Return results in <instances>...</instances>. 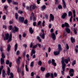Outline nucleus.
<instances>
[{"instance_id":"obj_9","label":"nucleus","mask_w":78,"mask_h":78,"mask_svg":"<svg viewBox=\"0 0 78 78\" xmlns=\"http://www.w3.org/2000/svg\"><path fill=\"white\" fill-rule=\"evenodd\" d=\"M62 2H63V6L64 8H66V2L64 0H62Z\"/></svg>"},{"instance_id":"obj_56","label":"nucleus","mask_w":78,"mask_h":78,"mask_svg":"<svg viewBox=\"0 0 78 78\" xmlns=\"http://www.w3.org/2000/svg\"><path fill=\"white\" fill-rule=\"evenodd\" d=\"M33 26H34V27L36 26V22H34L33 23Z\"/></svg>"},{"instance_id":"obj_5","label":"nucleus","mask_w":78,"mask_h":78,"mask_svg":"<svg viewBox=\"0 0 78 78\" xmlns=\"http://www.w3.org/2000/svg\"><path fill=\"white\" fill-rule=\"evenodd\" d=\"M5 37H4V40H8V39H9V34L8 33L7 34H5Z\"/></svg>"},{"instance_id":"obj_14","label":"nucleus","mask_w":78,"mask_h":78,"mask_svg":"<svg viewBox=\"0 0 78 78\" xmlns=\"http://www.w3.org/2000/svg\"><path fill=\"white\" fill-rule=\"evenodd\" d=\"M11 39H12V34H10L9 37V39L7 41V42H8V43H9V42L11 41Z\"/></svg>"},{"instance_id":"obj_6","label":"nucleus","mask_w":78,"mask_h":78,"mask_svg":"<svg viewBox=\"0 0 78 78\" xmlns=\"http://www.w3.org/2000/svg\"><path fill=\"white\" fill-rule=\"evenodd\" d=\"M51 37L53 41H55V39H56V36H55V34L54 33H52L51 34Z\"/></svg>"},{"instance_id":"obj_42","label":"nucleus","mask_w":78,"mask_h":78,"mask_svg":"<svg viewBox=\"0 0 78 78\" xmlns=\"http://www.w3.org/2000/svg\"><path fill=\"white\" fill-rule=\"evenodd\" d=\"M75 64H76V61L74 60L73 61V63L72 64V66H74V65H75Z\"/></svg>"},{"instance_id":"obj_36","label":"nucleus","mask_w":78,"mask_h":78,"mask_svg":"<svg viewBox=\"0 0 78 78\" xmlns=\"http://www.w3.org/2000/svg\"><path fill=\"white\" fill-rule=\"evenodd\" d=\"M10 75L11 76L9 77V78H13L14 77V76H13V73H10Z\"/></svg>"},{"instance_id":"obj_24","label":"nucleus","mask_w":78,"mask_h":78,"mask_svg":"<svg viewBox=\"0 0 78 78\" xmlns=\"http://www.w3.org/2000/svg\"><path fill=\"white\" fill-rule=\"evenodd\" d=\"M17 44H16L15 45V51H17Z\"/></svg>"},{"instance_id":"obj_19","label":"nucleus","mask_w":78,"mask_h":78,"mask_svg":"<svg viewBox=\"0 0 78 78\" xmlns=\"http://www.w3.org/2000/svg\"><path fill=\"white\" fill-rule=\"evenodd\" d=\"M7 72L8 75H10V68H9V67H8L7 68Z\"/></svg>"},{"instance_id":"obj_17","label":"nucleus","mask_w":78,"mask_h":78,"mask_svg":"<svg viewBox=\"0 0 78 78\" xmlns=\"http://www.w3.org/2000/svg\"><path fill=\"white\" fill-rule=\"evenodd\" d=\"M11 49V45L10 44H8L7 48V51H9L10 49Z\"/></svg>"},{"instance_id":"obj_39","label":"nucleus","mask_w":78,"mask_h":78,"mask_svg":"<svg viewBox=\"0 0 78 78\" xmlns=\"http://www.w3.org/2000/svg\"><path fill=\"white\" fill-rule=\"evenodd\" d=\"M25 69H26V71L27 72H28L29 71L28 69V67H27V65H25Z\"/></svg>"},{"instance_id":"obj_16","label":"nucleus","mask_w":78,"mask_h":78,"mask_svg":"<svg viewBox=\"0 0 78 78\" xmlns=\"http://www.w3.org/2000/svg\"><path fill=\"white\" fill-rule=\"evenodd\" d=\"M65 30L68 33H70V30L68 28H66L65 29Z\"/></svg>"},{"instance_id":"obj_8","label":"nucleus","mask_w":78,"mask_h":78,"mask_svg":"<svg viewBox=\"0 0 78 78\" xmlns=\"http://www.w3.org/2000/svg\"><path fill=\"white\" fill-rule=\"evenodd\" d=\"M19 21L21 22H23L24 21V18L23 17L20 16L19 17Z\"/></svg>"},{"instance_id":"obj_48","label":"nucleus","mask_w":78,"mask_h":78,"mask_svg":"<svg viewBox=\"0 0 78 78\" xmlns=\"http://www.w3.org/2000/svg\"><path fill=\"white\" fill-rule=\"evenodd\" d=\"M16 55H19L20 54V51H17L16 53Z\"/></svg>"},{"instance_id":"obj_12","label":"nucleus","mask_w":78,"mask_h":78,"mask_svg":"<svg viewBox=\"0 0 78 78\" xmlns=\"http://www.w3.org/2000/svg\"><path fill=\"white\" fill-rule=\"evenodd\" d=\"M36 8V5H33L32 6H31L30 7V11H32V9H34Z\"/></svg>"},{"instance_id":"obj_41","label":"nucleus","mask_w":78,"mask_h":78,"mask_svg":"<svg viewBox=\"0 0 78 78\" xmlns=\"http://www.w3.org/2000/svg\"><path fill=\"white\" fill-rule=\"evenodd\" d=\"M2 56L3 58H5V56L4 55V54L3 53H2Z\"/></svg>"},{"instance_id":"obj_7","label":"nucleus","mask_w":78,"mask_h":78,"mask_svg":"<svg viewBox=\"0 0 78 78\" xmlns=\"http://www.w3.org/2000/svg\"><path fill=\"white\" fill-rule=\"evenodd\" d=\"M64 27H69V24L67 23H65L64 24H63L62 25V28H64Z\"/></svg>"},{"instance_id":"obj_37","label":"nucleus","mask_w":78,"mask_h":78,"mask_svg":"<svg viewBox=\"0 0 78 78\" xmlns=\"http://www.w3.org/2000/svg\"><path fill=\"white\" fill-rule=\"evenodd\" d=\"M76 30H77V29H74V33L75 34H77V31H76Z\"/></svg>"},{"instance_id":"obj_51","label":"nucleus","mask_w":78,"mask_h":78,"mask_svg":"<svg viewBox=\"0 0 78 78\" xmlns=\"http://www.w3.org/2000/svg\"><path fill=\"white\" fill-rule=\"evenodd\" d=\"M45 21H43V22H42V26L43 27H44V26H45V24H44L45 23Z\"/></svg>"},{"instance_id":"obj_4","label":"nucleus","mask_w":78,"mask_h":78,"mask_svg":"<svg viewBox=\"0 0 78 78\" xmlns=\"http://www.w3.org/2000/svg\"><path fill=\"white\" fill-rule=\"evenodd\" d=\"M14 29H12V31L13 33H15L16 32L19 31V28H17L16 26L14 27Z\"/></svg>"},{"instance_id":"obj_61","label":"nucleus","mask_w":78,"mask_h":78,"mask_svg":"<svg viewBox=\"0 0 78 78\" xmlns=\"http://www.w3.org/2000/svg\"><path fill=\"white\" fill-rule=\"evenodd\" d=\"M32 47H33V43H30V48H32Z\"/></svg>"},{"instance_id":"obj_28","label":"nucleus","mask_w":78,"mask_h":78,"mask_svg":"<svg viewBox=\"0 0 78 78\" xmlns=\"http://www.w3.org/2000/svg\"><path fill=\"white\" fill-rule=\"evenodd\" d=\"M68 16H72V12L69 11L68 12Z\"/></svg>"},{"instance_id":"obj_57","label":"nucleus","mask_w":78,"mask_h":78,"mask_svg":"<svg viewBox=\"0 0 78 78\" xmlns=\"http://www.w3.org/2000/svg\"><path fill=\"white\" fill-rule=\"evenodd\" d=\"M7 8H8V6L7 5L4 6V9L5 10H6V9H7Z\"/></svg>"},{"instance_id":"obj_23","label":"nucleus","mask_w":78,"mask_h":78,"mask_svg":"<svg viewBox=\"0 0 78 78\" xmlns=\"http://www.w3.org/2000/svg\"><path fill=\"white\" fill-rule=\"evenodd\" d=\"M71 41L72 43H73L75 42V39L73 37H71L70 38Z\"/></svg>"},{"instance_id":"obj_58","label":"nucleus","mask_w":78,"mask_h":78,"mask_svg":"<svg viewBox=\"0 0 78 78\" xmlns=\"http://www.w3.org/2000/svg\"><path fill=\"white\" fill-rule=\"evenodd\" d=\"M3 20H5V19H6V16L4 15L3 16Z\"/></svg>"},{"instance_id":"obj_30","label":"nucleus","mask_w":78,"mask_h":78,"mask_svg":"<svg viewBox=\"0 0 78 78\" xmlns=\"http://www.w3.org/2000/svg\"><path fill=\"white\" fill-rule=\"evenodd\" d=\"M45 8H46V6L45 5H43L41 7L42 10H44Z\"/></svg>"},{"instance_id":"obj_15","label":"nucleus","mask_w":78,"mask_h":78,"mask_svg":"<svg viewBox=\"0 0 78 78\" xmlns=\"http://www.w3.org/2000/svg\"><path fill=\"white\" fill-rule=\"evenodd\" d=\"M1 64L2 65V64H3L4 63H5V60L3 58H1Z\"/></svg>"},{"instance_id":"obj_59","label":"nucleus","mask_w":78,"mask_h":78,"mask_svg":"<svg viewBox=\"0 0 78 78\" xmlns=\"http://www.w3.org/2000/svg\"><path fill=\"white\" fill-rule=\"evenodd\" d=\"M51 75V78H54V77H53V74L52 73H51L50 74Z\"/></svg>"},{"instance_id":"obj_64","label":"nucleus","mask_w":78,"mask_h":78,"mask_svg":"<svg viewBox=\"0 0 78 78\" xmlns=\"http://www.w3.org/2000/svg\"><path fill=\"white\" fill-rule=\"evenodd\" d=\"M3 27L4 29H6V26L3 25Z\"/></svg>"},{"instance_id":"obj_34","label":"nucleus","mask_w":78,"mask_h":78,"mask_svg":"<svg viewBox=\"0 0 78 78\" xmlns=\"http://www.w3.org/2000/svg\"><path fill=\"white\" fill-rule=\"evenodd\" d=\"M41 70L42 72H44L45 70V68H44L43 67H41Z\"/></svg>"},{"instance_id":"obj_3","label":"nucleus","mask_w":78,"mask_h":78,"mask_svg":"<svg viewBox=\"0 0 78 78\" xmlns=\"http://www.w3.org/2000/svg\"><path fill=\"white\" fill-rule=\"evenodd\" d=\"M53 20H54V16L52 14H50L49 21L51 22V21H53Z\"/></svg>"},{"instance_id":"obj_55","label":"nucleus","mask_w":78,"mask_h":78,"mask_svg":"<svg viewBox=\"0 0 78 78\" xmlns=\"http://www.w3.org/2000/svg\"><path fill=\"white\" fill-rule=\"evenodd\" d=\"M19 37L20 39V40H21V37H22V35L21 34H19Z\"/></svg>"},{"instance_id":"obj_11","label":"nucleus","mask_w":78,"mask_h":78,"mask_svg":"<svg viewBox=\"0 0 78 78\" xmlns=\"http://www.w3.org/2000/svg\"><path fill=\"white\" fill-rule=\"evenodd\" d=\"M59 51H55L54 52V55H55L56 56H57L58 55H59V53H60Z\"/></svg>"},{"instance_id":"obj_1","label":"nucleus","mask_w":78,"mask_h":78,"mask_svg":"<svg viewBox=\"0 0 78 78\" xmlns=\"http://www.w3.org/2000/svg\"><path fill=\"white\" fill-rule=\"evenodd\" d=\"M62 69L63 71H64L65 70V67H66V64L64 63V62L66 64H68L69 61H70V58H68L67 59H64V57L62 58Z\"/></svg>"},{"instance_id":"obj_54","label":"nucleus","mask_w":78,"mask_h":78,"mask_svg":"<svg viewBox=\"0 0 78 78\" xmlns=\"http://www.w3.org/2000/svg\"><path fill=\"white\" fill-rule=\"evenodd\" d=\"M7 2L9 3H10L12 2V0H7Z\"/></svg>"},{"instance_id":"obj_53","label":"nucleus","mask_w":78,"mask_h":78,"mask_svg":"<svg viewBox=\"0 0 78 78\" xmlns=\"http://www.w3.org/2000/svg\"><path fill=\"white\" fill-rule=\"evenodd\" d=\"M41 0H37V4H40V1H41Z\"/></svg>"},{"instance_id":"obj_50","label":"nucleus","mask_w":78,"mask_h":78,"mask_svg":"<svg viewBox=\"0 0 78 78\" xmlns=\"http://www.w3.org/2000/svg\"><path fill=\"white\" fill-rule=\"evenodd\" d=\"M66 48L67 50H69V45L68 44H66Z\"/></svg>"},{"instance_id":"obj_40","label":"nucleus","mask_w":78,"mask_h":78,"mask_svg":"<svg viewBox=\"0 0 78 78\" xmlns=\"http://www.w3.org/2000/svg\"><path fill=\"white\" fill-rule=\"evenodd\" d=\"M34 16V13H32V14H31V17H30V20H31L32 18L31 17H33Z\"/></svg>"},{"instance_id":"obj_47","label":"nucleus","mask_w":78,"mask_h":78,"mask_svg":"<svg viewBox=\"0 0 78 78\" xmlns=\"http://www.w3.org/2000/svg\"><path fill=\"white\" fill-rule=\"evenodd\" d=\"M18 12L19 14H22L23 13V11L21 10H19L18 11Z\"/></svg>"},{"instance_id":"obj_25","label":"nucleus","mask_w":78,"mask_h":78,"mask_svg":"<svg viewBox=\"0 0 78 78\" xmlns=\"http://www.w3.org/2000/svg\"><path fill=\"white\" fill-rule=\"evenodd\" d=\"M58 51H61V44H58Z\"/></svg>"},{"instance_id":"obj_29","label":"nucleus","mask_w":78,"mask_h":78,"mask_svg":"<svg viewBox=\"0 0 78 78\" xmlns=\"http://www.w3.org/2000/svg\"><path fill=\"white\" fill-rule=\"evenodd\" d=\"M3 69V66H2L1 67H0V75L2 74V70Z\"/></svg>"},{"instance_id":"obj_31","label":"nucleus","mask_w":78,"mask_h":78,"mask_svg":"<svg viewBox=\"0 0 78 78\" xmlns=\"http://www.w3.org/2000/svg\"><path fill=\"white\" fill-rule=\"evenodd\" d=\"M73 17H74V18H75V10H73Z\"/></svg>"},{"instance_id":"obj_43","label":"nucleus","mask_w":78,"mask_h":78,"mask_svg":"<svg viewBox=\"0 0 78 78\" xmlns=\"http://www.w3.org/2000/svg\"><path fill=\"white\" fill-rule=\"evenodd\" d=\"M17 71L18 73H20V68L18 67L17 69Z\"/></svg>"},{"instance_id":"obj_13","label":"nucleus","mask_w":78,"mask_h":78,"mask_svg":"<svg viewBox=\"0 0 78 78\" xmlns=\"http://www.w3.org/2000/svg\"><path fill=\"white\" fill-rule=\"evenodd\" d=\"M35 53H36V51H35V50H34V49H32L30 56H33V54H35Z\"/></svg>"},{"instance_id":"obj_2","label":"nucleus","mask_w":78,"mask_h":78,"mask_svg":"<svg viewBox=\"0 0 78 78\" xmlns=\"http://www.w3.org/2000/svg\"><path fill=\"white\" fill-rule=\"evenodd\" d=\"M41 31L42 33L40 34V36L43 39H45V34H44V31L43 29L41 30Z\"/></svg>"},{"instance_id":"obj_32","label":"nucleus","mask_w":78,"mask_h":78,"mask_svg":"<svg viewBox=\"0 0 78 78\" xmlns=\"http://www.w3.org/2000/svg\"><path fill=\"white\" fill-rule=\"evenodd\" d=\"M37 47V44H35V45L34 46L32 47V48L33 49H34V48H36Z\"/></svg>"},{"instance_id":"obj_45","label":"nucleus","mask_w":78,"mask_h":78,"mask_svg":"<svg viewBox=\"0 0 78 78\" xmlns=\"http://www.w3.org/2000/svg\"><path fill=\"white\" fill-rule=\"evenodd\" d=\"M15 17L16 19H18V14L17 13L15 14Z\"/></svg>"},{"instance_id":"obj_27","label":"nucleus","mask_w":78,"mask_h":78,"mask_svg":"<svg viewBox=\"0 0 78 78\" xmlns=\"http://www.w3.org/2000/svg\"><path fill=\"white\" fill-rule=\"evenodd\" d=\"M50 76V75L49 73H47L45 74V78H48Z\"/></svg>"},{"instance_id":"obj_63","label":"nucleus","mask_w":78,"mask_h":78,"mask_svg":"<svg viewBox=\"0 0 78 78\" xmlns=\"http://www.w3.org/2000/svg\"><path fill=\"white\" fill-rule=\"evenodd\" d=\"M2 74H5V70H2Z\"/></svg>"},{"instance_id":"obj_26","label":"nucleus","mask_w":78,"mask_h":78,"mask_svg":"<svg viewBox=\"0 0 78 78\" xmlns=\"http://www.w3.org/2000/svg\"><path fill=\"white\" fill-rule=\"evenodd\" d=\"M45 17H43V18L44 19L45 18L46 19H48V15L47 14H45Z\"/></svg>"},{"instance_id":"obj_46","label":"nucleus","mask_w":78,"mask_h":78,"mask_svg":"<svg viewBox=\"0 0 78 78\" xmlns=\"http://www.w3.org/2000/svg\"><path fill=\"white\" fill-rule=\"evenodd\" d=\"M27 23H28V20H25L24 21V23L25 24H27Z\"/></svg>"},{"instance_id":"obj_52","label":"nucleus","mask_w":78,"mask_h":78,"mask_svg":"<svg viewBox=\"0 0 78 78\" xmlns=\"http://www.w3.org/2000/svg\"><path fill=\"white\" fill-rule=\"evenodd\" d=\"M9 64V61L8 60H7L6 62V64L8 65Z\"/></svg>"},{"instance_id":"obj_10","label":"nucleus","mask_w":78,"mask_h":78,"mask_svg":"<svg viewBox=\"0 0 78 78\" xmlns=\"http://www.w3.org/2000/svg\"><path fill=\"white\" fill-rule=\"evenodd\" d=\"M20 59H21V57H19L16 60V62L18 64H20Z\"/></svg>"},{"instance_id":"obj_60","label":"nucleus","mask_w":78,"mask_h":78,"mask_svg":"<svg viewBox=\"0 0 78 78\" xmlns=\"http://www.w3.org/2000/svg\"><path fill=\"white\" fill-rule=\"evenodd\" d=\"M41 21H39L38 23V25L39 26L40 25H41Z\"/></svg>"},{"instance_id":"obj_35","label":"nucleus","mask_w":78,"mask_h":78,"mask_svg":"<svg viewBox=\"0 0 78 78\" xmlns=\"http://www.w3.org/2000/svg\"><path fill=\"white\" fill-rule=\"evenodd\" d=\"M34 61H32L31 62L30 65V67H33V65H34Z\"/></svg>"},{"instance_id":"obj_22","label":"nucleus","mask_w":78,"mask_h":78,"mask_svg":"<svg viewBox=\"0 0 78 78\" xmlns=\"http://www.w3.org/2000/svg\"><path fill=\"white\" fill-rule=\"evenodd\" d=\"M67 16V13H64L62 15V19H65V17Z\"/></svg>"},{"instance_id":"obj_21","label":"nucleus","mask_w":78,"mask_h":78,"mask_svg":"<svg viewBox=\"0 0 78 78\" xmlns=\"http://www.w3.org/2000/svg\"><path fill=\"white\" fill-rule=\"evenodd\" d=\"M37 40H38L39 42H41L42 41L41 40V39L40 38V37H39V36H37Z\"/></svg>"},{"instance_id":"obj_18","label":"nucleus","mask_w":78,"mask_h":78,"mask_svg":"<svg viewBox=\"0 0 78 78\" xmlns=\"http://www.w3.org/2000/svg\"><path fill=\"white\" fill-rule=\"evenodd\" d=\"M52 65H53V66H56V63L55 62V60H54V59H52Z\"/></svg>"},{"instance_id":"obj_38","label":"nucleus","mask_w":78,"mask_h":78,"mask_svg":"<svg viewBox=\"0 0 78 78\" xmlns=\"http://www.w3.org/2000/svg\"><path fill=\"white\" fill-rule=\"evenodd\" d=\"M69 73H72V72H74V70L73 69H71L69 71Z\"/></svg>"},{"instance_id":"obj_44","label":"nucleus","mask_w":78,"mask_h":78,"mask_svg":"<svg viewBox=\"0 0 78 78\" xmlns=\"http://www.w3.org/2000/svg\"><path fill=\"white\" fill-rule=\"evenodd\" d=\"M73 18V16H71L70 18L69 21L70 22H72V18Z\"/></svg>"},{"instance_id":"obj_33","label":"nucleus","mask_w":78,"mask_h":78,"mask_svg":"<svg viewBox=\"0 0 78 78\" xmlns=\"http://www.w3.org/2000/svg\"><path fill=\"white\" fill-rule=\"evenodd\" d=\"M38 64L39 66H41L42 65V62L41 61H39L38 62Z\"/></svg>"},{"instance_id":"obj_62","label":"nucleus","mask_w":78,"mask_h":78,"mask_svg":"<svg viewBox=\"0 0 78 78\" xmlns=\"http://www.w3.org/2000/svg\"><path fill=\"white\" fill-rule=\"evenodd\" d=\"M48 27H49V28H51V24H49Z\"/></svg>"},{"instance_id":"obj_20","label":"nucleus","mask_w":78,"mask_h":78,"mask_svg":"<svg viewBox=\"0 0 78 78\" xmlns=\"http://www.w3.org/2000/svg\"><path fill=\"white\" fill-rule=\"evenodd\" d=\"M29 31L31 34H33L34 31L32 29V28L31 27L29 28Z\"/></svg>"},{"instance_id":"obj_49","label":"nucleus","mask_w":78,"mask_h":78,"mask_svg":"<svg viewBox=\"0 0 78 78\" xmlns=\"http://www.w3.org/2000/svg\"><path fill=\"white\" fill-rule=\"evenodd\" d=\"M58 9H62V6L60 5L58 6Z\"/></svg>"}]
</instances>
